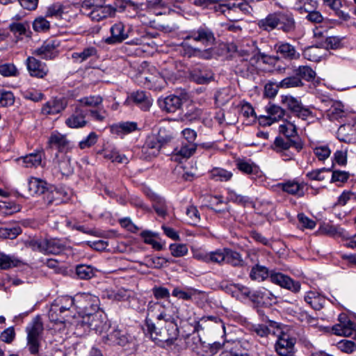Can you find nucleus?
<instances>
[{"mask_svg": "<svg viewBox=\"0 0 356 356\" xmlns=\"http://www.w3.org/2000/svg\"><path fill=\"white\" fill-rule=\"evenodd\" d=\"M26 65L29 74L33 77L42 79L49 72V68L46 63L33 56H29L26 58Z\"/></svg>", "mask_w": 356, "mask_h": 356, "instance_id": "obj_16", "label": "nucleus"}, {"mask_svg": "<svg viewBox=\"0 0 356 356\" xmlns=\"http://www.w3.org/2000/svg\"><path fill=\"white\" fill-rule=\"evenodd\" d=\"M130 99L140 105L143 110H147L152 104V99L149 98L143 91L133 92Z\"/></svg>", "mask_w": 356, "mask_h": 356, "instance_id": "obj_39", "label": "nucleus"}, {"mask_svg": "<svg viewBox=\"0 0 356 356\" xmlns=\"http://www.w3.org/2000/svg\"><path fill=\"white\" fill-rule=\"evenodd\" d=\"M277 187L283 191L291 194L302 197L304 195L305 185L295 180H291L286 182L279 183Z\"/></svg>", "mask_w": 356, "mask_h": 356, "instance_id": "obj_28", "label": "nucleus"}, {"mask_svg": "<svg viewBox=\"0 0 356 356\" xmlns=\"http://www.w3.org/2000/svg\"><path fill=\"white\" fill-rule=\"evenodd\" d=\"M43 156V152L36 151L18 159V161L25 168H37L42 165Z\"/></svg>", "mask_w": 356, "mask_h": 356, "instance_id": "obj_29", "label": "nucleus"}, {"mask_svg": "<svg viewBox=\"0 0 356 356\" xmlns=\"http://www.w3.org/2000/svg\"><path fill=\"white\" fill-rule=\"evenodd\" d=\"M33 54L45 60H51L57 56L55 47L50 42H45L41 47L35 49Z\"/></svg>", "mask_w": 356, "mask_h": 356, "instance_id": "obj_32", "label": "nucleus"}, {"mask_svg": "<svg viewBox=\"0 0 356 356\" xmlns=\"http://www.w3.org/2000/svg\"><path fill=\"white\" fill-rule=\"evenodd\" d=\"M43 323L40 317L36 316L26 326V347L32 355H38L41 347Z\"/></svg>", "mask_w": 356, "mask_h": 356, "instance_id": "obj_2", "label": "nucleus"}, {"mask_svg": "<svg viewBox=\"0 0 356 356\" xmlns=\"http://www.w3.org/2000/svg\"><path fill=\"white\" fill-rule=\"evenodd\" d=\"M15 102V97L12 92L0 90V107L11 106Z\"/></svg>", "mask_w": 356, "mask_h": 356, "instance_id": "obj_60", "label": "nucleus"}, {"mask_svg": "<svg viewBox=\"0 0 356 356\" xmlns=\"http://www.w3.org/2000/svg\"><path fill=\"white\" fill-rule=\"evenodd\" d=\"M72 156L70 152H60L56 154L53 160V165L64 176H70L74 172V165L71 161Z\"/></svg>", "mask_w": 356, "mask_h": 356, "instance_id": "obj_11", "label": "nucleus"}, {"mask_svg": "<svg viewBox=\"0 0 356 356\" xmlns=\"http://www.w3.org/2000/svg\"><path fill=\"white\" fill-rule=\"evenodd\" d=\"M328 115L332 120H338L345 115L344 106L339 102L333 103L328 111Z\"/></svg>", "mask_w": 356, "mask_h": 356, "instance_id": "obj_53", "label": "nucleus"}, {"mask_svg": "<svg viewBox=\"0 0 356 356\" xmlns=\"http://www.w3.org/2000/svg\"><path fill=\"white\" fill-rule=\"evenodd\" d=\"M55 305L58 306V308H54V311L60 309L65 314H69L70 308L76 304L75 297L72 298L71 296H63L59 297L56 299L54 302Z\"/></svg>", "mask_w": 356, "mask_h": 356, "instance_id": "obj_37", "label": "nucleus"}, {"mask_svg": "<svg viewBox=\"0 0 356 356\" xmlns=\"http://www.w3.org/2000/svg\"><path fill=\"white\" fill-rule=\"evenodd\" d=\"M23 264L22 260L14 256H10L0 252V268L6 270L13 267H18Z\"/></svg>", "mask_w": 356, "mask_h": 356, "instance_id": "obj_36", "label": "nucleus"}, {"mask_svg": "<svg viewBox=\"0 0 356 356\" xmlns=\"http://www.w3.org/2000/svg\"><path fill=\"white\" fill-rule=\"evenodd\" d=\"M321 49L320 45L308 47L305 49L302 55L305 59L309 60L314 62L319 61L321 58Z\"/></svg>", "mask_w": 356, "mask_h": 356, "instance_id": "obj_48", "label": "nucleus"}, {"mask_svg": "<svg viewBox=\"0 0 356 356\" xmlns=\"http://www.w3.org/2000/svg\"><path fill=\"white\" fill-rule=\"evenodd\" d=\"M304 300L315 310H321L325 303V297L314 291H307L304 296Z\"/></svg>", "mask_w": 356, "mask_h": 356, "instance_id": "obj_27", "label": "nucleus"}, {"mask_svg": "<svg viewBox=\"0 0 356 356\" xmlns=\"http://www.w3.org/2000/svg\"><path fill=\"white\" fill-rule=\"evenodd\" d=\"M45 197L47 202L48 204H52L56 202V204H58L63 200V197L67 195V193L65 192L62 188H54L51 190H47L45 192Z\"/></svg>", "mask_w": 356, "mask_h": 356, "instance_id": "obj_38", "label": "nucleus"}, {"mask_svg": "<svg viewBox=\"0 0 356 356\" xmlns=\"http://www.w3.org/2000/svg\"><path fill=\"white\" fill-rule=\"evenodd\" d=\"M225 261L234 266H241L243 260L240 254L229 249H225Z\"/></svg>", "mask_w": 356, "mask_h": 356, "instance_id": "obj_50", "label": "nucleus"}, {"mask_svg": "<svg viewBox=\"0 0 356 356\" xmlns=\"http://www.w3.org/2000/svg\"><path fill=\"white\" fill-rule=\"evenodd\" d=\"M54 308H58V306L55 305L54 303L51 305L48 316L51 321L57 323V322H63L64 319L68 316L67 314H65L62 310L58 309L54 311Z\"/></svg>", "mask_w": 356, "mask_h": 356, "instance_id": "obj_55", "label": "nucleus"}, {"mask_svg": "<svg viewBox=\"0 0 356 356\" xmlns=\"http://www.w3.org/2000/svg\"><path fill=\"white\" fill-rule=\"evenodd\" d=\"M337 134L339 140L342 142L347 143H356V123L340 126Z\"/></svg>", "mask_w": 356, "mask_h": 356, "instance_id": "obj_23", "label": "nucleus"}, {"mask_svg": "<svg viewBox=\"0 0 356 356\" xmlns=\"http://www.w3.org/2000/svg\"><path fill=\"white\" fill-rule=\"evenodd\" d=\"M303 83L300 77L298 76H291L286 77L281 81L278 82V86L280 88H298L302 87Z\"/></svg>", "mask_w": 356, "mask_h": 356, "instance_id": "obj_47", "label": "nucleus"}, {"mask_svg": "<svg viewBox=\"0 0 356 356\" xmlns=\"http://www.w3.org/2000/svg\"><path fill=\"white\" fill-rule=\"evenodd\" d=\"M282 103L299 118L307 120L312 115V111L307 107L304 106L301 102L291 95L282 97Z\"/></svg>", "mask_w": 356, "mask_h": 356, "instance_id": "obj_9", "label": "nucleus"}, {"mask_svg": "<svg viewBox=\"0 0 356 356\" xmlns=\"http://www.w3.org/2000/svg\"><path fill=\"white\" fill-rule=\"evenodd\" d=\"M294 317L300 322L312 326L316 325L318 323L317 318L312 316L302 308H298V309L294 311Z\"/></svg>", "mask_w": 356, "mask_h": 356, "instance_id": "obj_41", "label": "nucleus"}, {"mask_svg": "<svg viewBox=\"0 0 356 356\" xmlns=\"http://www.w3.org/2000/svg\"><path fill=\"white\" fill-rule=\"evenodd\" d=\"M202 261L206 263L220 264L225 261V250L216 251L202 256Z\"/></svg>", "mask_w": 356, "mask_h": 356, "instance_id": "obj_54", "label": "nucleus"}, {"mask_svg": "<svg viewBox=\"0 0 356 356\" xmlns=\"http://www.w3.org/2000/svg\"><path fill=\"white\" fill-rule=\"evenodd\" d=\"M246 46L248 48L242 49L241 51L244 52V54L247 56H256V55H260L261 58L266 57L265 54L261 53L259 50L257 42L253 40H247L246 41Z\"/></svg>", "mask_w": 356, "mask_h": 356, "instance_id": "obj_62", "label": "nucleus"}, {"mask_svg": "<svg viewBox=\"0 0 356 356\" xmlns=\"http://www.w3.org/2000/svg\"><path fill=\"white\" fill-rule=\"evenodd\" d=\"M318 2L316 0H296L295 8L300 13H308L316 10Z\"/></svg>", "mask_w": 356, "mask_h": 356, "instance_id": "obj_43", "label": "nucleus"}, {"mask_svg": "<svg viewBox=\"0 0 356 356\" xmlns=\"http://www.w3.org/2000/svg\"><path fill=\"white\" fill-rule=\"evenodd\" d=\"M96 54H97L96 49L93 47H90L85 48L81 52H74L72 54V58L76 63H82L83 61L87 60L90 57L95 56Z\"/></svg>", "mask_w": 356, "mask_h": 356, "instance_id": "obj_45", "label": "nucleus"}, {"mask_svg": "<svg viewBox=\"0 0 356 356\" xmlns=\"http://www.w3.org/2000/svg\"><path fill=\"white\" fill-rule=\"evenodd\" d=\"M22 233L19 226L5 227L0 228V236L3 238L13 239Z\"/></svg>", "mask_w": 356, "mask_h": 356, "instance_id": "obj_57", "label": "nucleus"}, {"mask_svg": "<svg viewBox=\"0 0 356 356\" xmlns=\"http://www.w3.org/2000/svg\"><path fill=\"white\" fill-rule=\"evenodd\" d=\"M147 330L152 339L156 343L166 342L172 343L179 336V330L176 323L165 324L164 329L159 328L153 323L147 320Z\"/></svg>", "mask_w": 356, "mask_h": 356, "instance_id": "obj_4", "label": "nucleus"}, {"mask_svg": "<svg viewBox=\"0 0 356 356\" xmlns=\"http://www.w3.org/2000/svg\"><path fill=\"white\" fill-rule=\"evenodd\" d=\"M199 292L195 289L183 290L179 287L173 289L172 295L174 297L182 299L184 300H193Z\"/></svg>", "mask_w": 356, "mask_h": 356, "instance_id": "obj_49", "label": "nucleus"}, {"mask_svg": "<svg viewBox=\"0 0 356 356\" xmlns=\"http://www.w3.org/2000/svg\"><path fill=\"white\" fill-rule=\"evenodd\" d=\"M276 12L269 13L266 17L260 19L257 22L259 28L265 31H272L276 29H278V21Z\"/></svg>", "mask_w": 356, "mask_h": 356, "instance_id": "obj_33", "label": "nucleus"}, {"mask_svg": "<svg viewBox=\"0 0 356 356\" xmlns=\"http://www.w3.org/2000/svg\"><path fill=\"white\" fill-rule=\"evenodd\" d=\"M293 145V142L290 138H283L277 137L273 145V149L284 156V160H290L293 158V154L289 152V148Z\"/></svg>", "mask_w": 356, "mask_h": 356, "instance_id": "obj_24", "label": "nucleus"}, {"mask_svg": "<svg viewBox=\"0 0 356 356\" xmlns=\"http://www.w3.org/2000/svg\"><path fill=\"white\" fill-rule=\"evenodd\" d=\"M103 339L104 342L109 345L124 346L129 342L127 333L118 327H113Z\"/></svg>", "mask_w": 356, "mask_h": 356, "instance_id": "obj_20", "label": "nucleus"}, {"mask_svg": "<svg viewBox=\"0 0 356 356\" xmlns=\"http://www.w3.org/2000/svg\"><path fill=\"white\" fill-rule=\"evenodd\" d=\"M163 302L150 301L147 305V320L150 321L149 318H155L159 320L161 316V312L163 309Z\"/></svg>", "mask_w": 356, "mask_h": 356, "instance_id": "obj_40", "label": "nucleus"}, {"mask_svg": "<svg viewBox=\"0 0 356 356\" xmlns=\"http://www.w3.org/2000/svg\"><path fill=\"white\" fill-rule=\"evenodd\" d=\"M76 273L77 276L82 280H89L95 274V271L91 266L83 264L76 266Z\"/></svg>", "mask_w": 356, "mask_h": 356, "instance_id": "obj_51", "label": "nucleus"}, {"mask_svg": "<svg viewBox=\"0 0 356 356\" xmlns=\"http://www.w3.org/2000/svg\"><path fill=\"white\" fill-rule=\"evenodd\" d=\"M278 29L285 33H291L296 30V22L293 14L289 10L277 11Z\"/></svg>", "mask_w": 356, "mask_h": 356, "instance_id": "obj_14", "label": "nucleus"}, {"mask_svg": "<svg viewBox=\"0 0 356 356\" xmlns=\"http://www.w3.org/2000/svg\"><path fill=\"white\" fill-rule=\"evenodd\" d=\"M103 98L100 95H90L83 97L78 100L81 108L82 106L98 107L102 104Z\"/></svg>", "mask_w": 356, "mask_h": 356, "instance_id": "obj_46", "label": "nucleus"}, {"mask_svg": "<svg viewBox=\"0 0 356 356\" xmlns=\"http://www.w3.org/2000/svg\"><path fill=\"white\" fill-rule=\"evenodd\" d=\"M209 325H216L218 327L224 328L220 319L217 316H202V330Z\"/></svg>", "mask_w": 356, "mask_h": 356, "instance_id": "obj_61", "label": "nucleus"}, {"mask_svg": "<svg viewBox=\"0 0 356 356\" xmlns=\"http://www.w3.org/2000/svg\"><path fill=\"white\" fill-rule=\"evenodd\" d=\"M266 116H261L259 118L261 125L270 126L273 123L280 120L285 114V111L280 106L275 104H268L266 106Z\"/></svg>", "mask_w": 356, "mask_h": 356, "instance_id": "obj_17", "label": "nucleus"}, {"mask_svg": "<svg viewBox=\"0 0 356 356\" xmlns=\"http://www.w3.org/2000/svg\"><path fill=\"white\" fill-rule=\"evenodd\" d=\"M202 45L205 44L207 49L202 51V58L209 59L213 56L212 47L214 44L215 38L211 31L207 29H202Z\"/></svg>", "mask_w": 356, "mask_h": 356, "instance_id": "obj_25", "label": "nucleus"}, {"mask_svg": "<svg viewBox=\"0 0 356 356\" xmlns=\"http://www.w3.org/2000/svg\"><path fill=\"white\" fill-rule=\"evenodd\" d=\"M208 8L225 15L231 21H237L241 13L250 12V7L245 1L220 3L216 0H202V9Z\"/></svg>", "mask_w": 356, "mask_h": 356, "instance_id": "obj_1", "label": "nucleus"}, {"mask_svg": "<svg viewBox=\"0 0 356 356\" xmlns=\"http://www.w3.org/2000/svg\"><path fill=\"white\" fill-rule=\"evenodd\" d=\"M270 272L265 266L257 264L252 268L250 277L252 280L260 282L270 277Z\"/></svg>", "mask_w": 356, "mask_h": 356, "instance_id": "obj_44", "label": "nucleus"}, {"mask_svg": "<svg viewBox=\"0 0 356 356\" xmlns=\"http://www.w3.org/2000/svg\"><path fill=\"white\" fill-rule=\"evenodd\" d=\"M159 107L167 113H175L182 105V99L180 97L170 95L158 101Z\"/></svg>", "mask_w": 356, "mask_h": 356, "instance_id": "obj_22", "label": "nucleus"}, {"mask_svg": "<svg viewBox=\"0 0 356 356\" xmlns=\"http://www.w3.org/2000/svg\"><path fill=\"white\" fill-rule=\"evenodd\" d=\"M323 5L332 10L335 15L340 19L348 21L350 19V15L348 13L341 10V8L346 4V1L344 0H322Z\"/></svg>", "mask_w": 356, "mask_h": 356, "instance_id": "obj_31", "label": "nucleus"}, {"mask_svg": "<svg viewBox=\"0 0 356 356\" xmlns=\"http://www.w3.org/2000/svg\"><path fill=\"white\" fill-rule=\"evenodd\" d=\"M149 74L144 72L139 75L140 81L145 80L144 85L156 90L163 88L167 83L164 73L158 72L154 67L149 69Z\"/></svg>", "mask_w": 356, "mask_h": 356, "instance_id": "obj_7", "label": "nucleus"}, {"mask_svg": "<svg viewBox=\"0 0 356 356\" xmlns=\"http://www.w3.org/2000/svg\"><path fill=\"white\" fill-rule=\"evenodd\" d=\"M296 338L286 332H281L275 343V350L280 356H292L294 354Z\"/></svg>", "mask_w": 356, "mask_h": 356, "instance_id": "obj_8", "label": "nucleus"}, {"mask_svg": "<svg viewBox=\"0 0 356 356\" xmlns=\"http://www.w3.org/2000/svg\"><path fill=\"white\" fill-rule=\"evenodd\" d=\"M295 72L300 79H304L307 81L313 80L316 76V72L307 65L299 66Z\"/></svg>", "mask_w": 356, "mask_h": 356, "instance_id": "obj_52", "label": "nucleus"}, {"mask_svg": "<svg viewBox=\"0 0 356 356\" xmlns=\"http://www.w3.org/2000/svg\"><path fill=\"white\" fill-rule=\"evenodd\" d=\"M88 111L80 106H76L74 112L65 120V124L71 129L83 128L87 125Z\"/></svg>", "mask_w": 356, "mask_h": 356, "instance_id": "obj_15", "label": "nucleus"}, {"mask_svg": "<svg viewBox=\"0 0 356 356\" xmlns=\"http://www.w3.org/2000/svg\"><path fill=\"white\" fill-rule=\"evenodd\" d=\"M27 188L31 195L44 194L47 184L42 179L31 177L27 180Z\"/></svg>", "mask_w": 356, "mask_h": 356, "instance_id": "obj_26", "label": "nucleus"}, {"mask_svg": "<svg viewBox=\"0 0 356 356\" xmlns=\"http://www.w3.org/2000/svg\"><path fill=\"white\" fill-rule=\"evenodd\" d=\"M221 348V344L219 342H214L212 344L202 342V351L204 353V356H212L216 354Z\"/></svg>", "mask_w": 356, "mask_h": 356, "instance_id": "obj_63", "label": "nucleus"}, {"mask_svg": "<svg viewBox=\"0 0 356 356\" xmlns=\"http://www.w3.org/2000/svg\"><path fill=\"white\" fill-rule=\"evenodd\" d=\"M338 348L345 353H352L356 350V343L350 340H341L338 343Z\"/></svg>", "mask_w": 356, "mask_h": 356, "instance_id": "obj_64", "label": "nucleus"}, {"mask_svg": "<svg viewBox=\"0 0 356 356\" xmlns=\"http://www.w3.org/2000/svg\"><path fill=\"white\" fill-rule=\"evenodd\" d=\"M353 323L348 321L347 324H338L333 327V331L337 335L349 337L353 334Z\"/></svg>", "mask_w": 356, "mask_h": 356, "instance_id": "obj_58", "label": "nucleus"}, {"mask_svg": "<svg viewBox=\"0 0 356 356\" xmlns=\"http://www.w3.org/2000/svg\"><path fill=\"white\" fill-rule=\"evenodd\" d=\"M275 50L282 58L289 61L298 60L300 58V54L296 47L289 42H278L275 45Z\"/></svg>", "mask_w": 356, "mask_h": 356, "instance_id": "obj_19", "label": "nucleus"}, {"mask_svg": "<svg viewBox=\"0 0 356 356\" xmlns=\"http://www.w3.org/2000/svg\"><path fill=\"white\" fill-rule=\"evenodd\" d=\"M24 245L44 254H58L65 250L64 243L57 238H30L24 241Z\"/></svg>", "mask_w": 356, "mask_h": 356, "instance_id": "obj_3", "label": "nucleus"}, {"mask_svg": "<svg viewBox=\"0 0 356 356\" xmlns=\"http://www.w3.org/2000/svg\"><path fill=\"white\" fill-rule=\"evenodd\" d=\"M197 145L195 143H185L182 142L180 147H177L172 154V160L181 162L182 159H188L196 150Z\"/></svg>", "mask_w": 356, "mask_h": 356, "instance_id": "obj_21", "label": "nucleus"}, {"mask_svg": "<svg viewBox=\"0 0 356 356\" xmlns=\"http://www.w3.org/2000/svg\"><path fill=\"white\" fill-rule=\"evenodd\" d=\"M177 309L170 302L167 304H163V309L161 312V316H160L159 321H163L165 324L170 323H176V318L177 317Z\"/></svg>", "mask_w": 356, "mask_h": 356, "instance_id": "obj_34", "label": "nucleus"}, {"mask_svg": "<svg viewBox=\"0 0 356 356\" xmlns=\"http://www.w3.org/2000/svg\"><path fill=\"white\" fill-rule=\"evenodd\" d=\"M209 177L215 181H227L233 176L230 171L220 168H214L209 172Z\"/></svg>", "mask_w": 356, "mask_h": 356, "instance_id": "obj_42", "label": "nucleus"}, {"mask_svg": "<svg viewBox=\"0 0 356 356\" xmlns=\"http://www.w3.org/2000/svg\"><path fill=\"white\" fill-rule=\"evenodd\" d=\"M79 325L100 333L106 327L105 316L99 309L92 314L83 316Z\"/></svg>", "mask_w": 356, "mask_h": 356, "instance_id": "obj_10", "label": "nucleus"}, {"mask_svg": "<svg viewBox=\"0 0 356 356\" xmlns=\"http://www.w3.org/2000/svg\"><path fill=\"white\" fill-rule=\"evenodd\" d=\"M137 129V124L134 122H120L111 126V131L122 138Z\"/></svg>", "mask_w": 356, "mask_h": 356, "instance_id": "obj_35", "label": "nucleus"}, {"mask_svg": "<svg viewBox=\"0 0 356 356\" xmlns=\"http://www.w3.org/2000/svg\"><path fill=\"white\" fill-rule=\"evenodd\" d=\"M49 143L51 146L56 147L58 149V152H70L71 149L70 142L65 136L60 133L52 134L49 138Z\"/></svg>", "mask_w": 356, "mask_h": 356, "instance_id": "obj_30", "label": "nucleus"}, {"mask_svg": "<svg viewBox=\"0 0 356 356\" xmlns=\"http://www.w3.org/2000/svg\"><path fill=\"white\" fill-rule=\"evenodd\" d=\"M76 306L83 316L92 314L99 309V299L90 293H79L75 296Z\"/></svg>", "mask_w": 356, "mask_h": 356, "instance_id": "obj_5", "label": "nucleus"}, {"mask_svg": "<svg viewBox=\"0 0 356 356\" xmlns=\"http://www.w3.org/2000/svg\"><path fill=\"white\" fill-rule=\"evenodd\" d=\"M65 13V6L60 3L50 5L47 7L46 16L49 17H60Z\"/></svg>", "mask_w": 356, "mask_h": 356, "instance_id": "obj_56", "label": "nucleus"}, {"mask_svg": "<svg viewBox=\"0 0 356 356\" xmlns=\"http://www.w3.org/2000/svg\"><path fill=\"white\" fill-rule=\"evenodd\" d=\"M131 292L124 289H120L116 291H112L108 294L110 299L122 301L127 300L131 296Z\"/></svg>", "mask_w": 356, "mask_h": 356, "instance_id": "obj_59", "label": "nucleus"}, {"mask_svg": "<svg viewBox=\"0 0 356 356\" xmlns=\"http://www.w3.org/2000/svg\"><path fill=\"white\" fill-rule=\"evenodd\" d=\"M118 8L124 9L125 6L123 5V2L118 3L116 1L106 5H96L88 8V9H91V11L87 15L92 20L99 22L105 18L114 16Z\"/></svg>", "mask_w": 356, "mask_h": 356, "instance_id": "obj_6", "label": "nucleus"}, {"mask_svg": "<svg viewBox=\"0 0 356 356\" xmlns=\"http://www.w3.org/2000/svg\"><path fill=\"white\" fill-rule=\"evenodd\" d=\"M130 31V28L126 31L124 24L121 22H118L111 26V35L106 38L104 42L108 44H120L129 37Z\"/></svg>", "mask_w": 356, "mask_h": 356, "instance_id": "obj_12", "label": "nucleus"}, {"mask_svg": "<svg viewBox=\"0 0 356 356\" xmlns=\"http://www.w3.org/2000/svg\"><path fill=\"white\" fill-rule=\"evenodd\" d=\"M270 279L273 283L276 284L282 288L290 290L293 293L299 292L301 288V285L299 282L294 281L289 276L281 273L270 271Z\"/></svg>", "mask_w": 356, "mask_h": 356, "instance_id": "obj_13", "label": "nucleus"}, {"mask_svg": "<svg viewBox=\"0 0 356 356\" xmlns=\"http://www.w3.org/2000/svg\"><path fill=\"white\" fill-rule=\"evenodd\" d=\"M67 104L65 97L51 99L42 106L41 112L44 115H56L63 111Z\"/></svg>", "mask_w": 356, "mask_h": 356, "instance_id": "obj_18", "label": "nucleus"}]
</instances>
